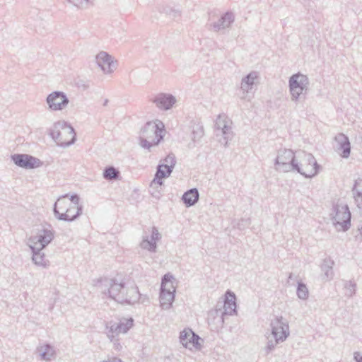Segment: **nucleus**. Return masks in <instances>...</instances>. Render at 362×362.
I'll list each match as a JSON object with an SVG mask.
<instances>
[{
	"mask_svg": "<svg viewBox=\"0 0 362 362\" xmlns=\"http://www.w3.org/2000/svg\"><path fill=\"white\" fill-rule=\"evenodd\" d=\"M98 286L103 293L108 295L110 298L121 304L133 305L134 303L125 293L124 283L118 282L114 279L104 278L100 281Z\"/></svg>",
	"mask_w": 362,
	"mask_h": 362,
	"instance_id": "obj_1",
	"label": "nucleus"
},
{
	"mask_svg": "<svg viewBox=\"0 0 362 362\" xmlns=\"http://www.w3.org/2000/svg\"><path fill=\"white\" fill-rule=\"evenodd\" d=\"M165 134V125L161 121L148 122L141 131L140 145L144 148L155 146L160 142Z\"/></svg>",
	"mask_w": 362,
	"mask_h": 362,
	"instance_id": "obj_2",
	"label": "nucleus"
},
{
	"mask_svg": "<svg viewBox=\"0 0 362 362\" xmlns=\"http://www.w3.org/2000/svg\"><path fill=\"white\" fill-rule=\"evenodd\" d=\"M49 135L57 145L66 147L76 141V132L74 127L65 121H58L53 124Z\"/></svg>",
	"mask_w": 362,
	"mask_h": 362,
	"instance_id": "obj_3",
	"label": "nucleus"
},
{
	"mask_svg": "<svg viewBox=\"0 0 362 362\" xmlns=\"http://www.w3.org/2000/svg\"><path fill=\"white\" fill-rule=\"evenodd\" d=\"M68 197L69 194H66L58 198L54 204L53 212L58 220L71 222L77 219L82 214L83 206H79L75 214H69L73 209L69 201L66 199Z\"/></svg>",
	"mask_w": 362,
	"mask_h": 362,
	"instance_id": "obj_4",
	"label": "nucleus"
},
{
	"mask_svg": "<svg viewBox=\"0 0 362 362\" xmlns=\"http://www.w3.org/2000/svg\"><path fill=\"white\" fill-rule=\"evenodd\" d=\"M165 164L159 165L155 177L151 182V187L157 188L163 183V179L170 176L175 164V158L172 156H168L165 158Z\"/></svg>",
	"mask_w": 362,
	"mask_h": 362,
	"instance_id": "obj_5",
	"label": "nucleus"
},
{
	"mask_svg": "<svg viewBox=\"0 0 362 362\" xmlns=\"http://www.w3.org/2000/svg\"><path fill=\"white\" fill-rule=\"evenodd\" d=\"M134 320L132 317L121 318L119 322H110V327H107V337L111 341L116 339V337L120 334L127 333L134 325Z\"/></svg>",
	"mask_w": 362,
	"mask_h": 362,
	"instance_id": "obj_6",
	"label": "nucleus"
},
{
	"mask_svg": "<svg viewBox=\"0 0 362 362\" xmlns=\"http://www.w3.org/2000/svg\"><path fill=\"white\" fill-rule=\"evenodd\" d=\"M46 103L50 110L60 111L67 107L69 100L64 92L53 91L47 96Z\"/></svg>",
	"mask_w": 362,
	"mask_h": 362,
	"instance_id": "obj_7",
	"label": "nucleus"
},
{
	"mask_svg": "<svg viewBox=\"0 0 362 362\" xmlns=\"http://www.w3.org/2000/svg\"><path fill=\"white\" fill-rule=\"evenodd\" d=\"M11 158L15 165L24 169H34L42 165V162L39 158L28 154L16 153Z\"/></svg>",
	"mask_w": 362,
	"mask_h": 362,
	"instance_id": "obj_8",
	"label": "nucleus"
},
{
	"mask_svg": "<svg viewBox=\"0 0 362 362\" xmlns=\"http://www.w3.org/2000/svg\"><path fill=\"white\" fill-rule=\"evenodd\" d=\"M54 231L51 229L43 228L39 230L37 235L29 238V246L37 245L40 249L45 248L54 239Z\"/></svg>",
	"mask_w": 362,
	"mask_h": 362,
	"instance_id": "obj_9",
	"label": "nucleus"
},
{
	"mask_svg": "<svg viewBox=\"0 0 362 362\" xmlns=\"http://www.w3.org/2000/svg\"><path fill=\"white\" fill-rule=\"evenodd\" d=\"M180 339L182 344L189 350H199L202 347V339L190 329L181 332Z\"/></svg>",
	"mask_w": 362,
	"mask_h": 362,
	"instance_id": "obj_10",
	"label": "nucleus"
},
{
	"mask_svg": "<svg viewBox=\"0 0 362 362\" xmlns=\"http://www.w3.org/2000/svg\"><path fill=\"white\" fill-rule=\"evenodd\" d=\"M96 62L105 74H112L117 69V62L105 52L97 54Z\"/></svg>",
	"mask_w": 362,
	"mask_h": 362,
	"instance_id": "obj_11",
	"label": "nucleus"
},
{
	"mask_svg": "<svg viewBox=\"0 0 362 362\" xmlns=\"http://www.w3.org/2000/svg\"><path fill=\"white\" fill-rule=\"evenodd\" d=\"M317 169L318 167L316 160L311 156H308L303 158L298 167V171L305 177L314 176L317 174Z\"/></svg>",
	"mask_w": 362,
	"mask_h": 362,
	"instance_id": "obj_12",
	"label": "nucleus"
},
{
	"mask_svg": "<svg viewBox=\"0 0 362 362\" xmlns=\"http://www.w3.org/2000/svg\"><path fill=\"white\" fill-rule=\"evenodd\" d=\"M288 325L281 320L276 319L272 323V333L276 341L285 339L288 335Z\"/></svg>",
	"mask_w": 362,
	"mask_h": 362,
	"instance_id": "obj_13",
	"label": "nucleus"
},
{
	"mask_svg": "<svg viewBox=\"0 0 362 362\" xmlns=\"http://www.w3.org/2000/svg\"><path fill=\"white\" fill-rule=\"evenodd\" d=\"M306 81V78L300 74L293 75L290 79V88L294 97L298 96L303 90L302 85Z\"/></svg>",
	"mask_w": 362,
	"mask_h": 362,
	"instance_id": "obj_14",
	"label": "nucleus"
},
{
	"mask_svg": "<svg viewBox=\"0 0 362 362\" xmlns=\"http://www.w3.org/2000/svg\"><path fill=\"white\" fill-rule=\"evenodd\" d=\"M175 102L176 100L173 95L163 93L158 95L154 100L158 107L165 110L170 109Z\"/></svg>",
	"mask_w": 362,
	"mask_h": 362,
	"instance_id": "obj_15",
	"label": "nucleus"
},
{
	"mask_svg": "<svg viewBox=\"0 0 362 362\" xmlns=\"http://www.w3.org/2000/svg\"><path fill=\"white\" fill-rule=\"evenodd\" d=\"M32 253V260L37 266L46 268L49 265V261L45 259V254L41 251L43 249L38 248L37 245L29 246Z\"/></svg>",
	"mask_w": 362,
	"mask_h": 362,
	"instance_id": "obj_16",
	"label": "nucleus"
},
{
	"mask_svg": "<svg viewBox=\"0 0 362 362\" xmlns=\"http://www.w3.org/2000/svg\"><path fill=\"white\" fill-rule=\"evenodd\" d=\"M350 218L351 214L347 206H341L338 209L335 215L337 223L341 226L343 229L347 228V224L349 223Z\"/></svg>",
	"mask_w": 362,
	"mask_h": 362,
	"instance_id": "obj_17",
	"label": "nucleus"
},
{
	"mask_svg": "<svg viewBox=\"0 0 362 362\" xmlns=\"http://www.w3.org/2000/svg\"><path fill=\"white\" fill-rule=\"evenodd\" d=\"M223 308L225 315H233L235 313L236 303L234 293L230 291L226 292Z\"/></svg>",
	"mask_w": 362,
	"mask_h": 362,
	"instance_id": "obj_18",
	"label": "nucleus"
},
{
	"mask_svg": "<svg viewBox=\"0 0 362 362\" xmlns=\"http://www.w3.org/2000/svg\"><path fill=\"white\" fill-rule=\"evenodd\" d=\"M176 287V281L170 274L164 276L161 283V291L171 292L175 293Z\"/></svg>",
	"mask_w": 362,
	"mask_h": 362,
	"instance_id": "obj_19",
	"label": "nucleus"
},
{
	"mask_svg": "<svg viewBox=\"0 0 362 362\" xmlns=\"http://www.w3.org/2000/svg\"><path fill=\"white\" fill-rule=\"evenodd\" d=\"M277 163L282 165H294V153L291 150H285L277 157Z\"/></svg>",
	"mask_w": 362,
	"mask_h": 362,
	"instance_id": "obj_20",
	"label": "nucleus"
},
{
	"mask_svg": "<svg viewBox=\"0 0 362 362\" xmlns=\"http://www.w3.org/2000/svg\"><path fill=\"white\" fill-rule=\"evenodd\" d=\"M41 359L45 361H50L55 354V351L50 344H45L37 348Z\"/></svg>",
	"mask_w": 362,
	"mask_h": 362,
	"instance_id": "obj_21",
	"label": "nucleus"
},
{
	"mask_svg": "<svg viewBox=\"0 0 362 362\" xmlns=\"http://www.w3.org/2000/svg\"><path fill=\"white\" fill-rule=\"evenodd\" d=\"M103 177L108 181L117 180L120 179V172L114 166H107L103 170Z\"/></svg>",
	"mask_w": 362,
	"mask_h": 362,
	"instance_id": "obj_22",
	"label": "nucleus"
},
{
	"mask_svg": "<svg viewBox=\"0 0 362 362\" xmlns=\"http://www.w3.org/2000/svg\"><path fill=\"white\" fill-rule=\"evenodd\" d=\"M199 199V194L197 189H193L185 192L182 197L185 204L189 206L194 204Z\"/></svg>",
	"mask_w": 362,
	"mask_h": 362,
	"instance_id": "obj_23",
	"label": "nucleus"
},
{
	"mask_svg": "<svg viewBox=\"0 0 362 362\" xmlns=\"http://www.w3.org/2000/svg\"><path fill=\"white\" fill-rule=\"evenodd\" d=\"M174 298H175V293H173L171 292H165V291H161L160 295V305L163 308H169L172 305V303L174 300Z\"/></svg>",
	"mask_w": 362,
	"mask_h": 362,
	"instance_id": "obj_24",
	"label": "nucleus"
},
{
	"mask_svg": "<svg viewBox=\"0 0 362 362\" xmlns=\"http://www.w3.org/2000/svg\"><path fill=\"white\" fill-rule=\"evenodd\" d=\"M160 235L159 233L156 230H153L151 235V240H145L142 243V246L144 248H147L148 250H154L156 245V241L160 240Z\"/></svg>",
	"mask_w": 362,
	"mask_h": 362,
	"instance_id": "obj_25",
	"label": "nucleus"
},
{
	"mask_svg": "<svg viewBox=\"0 0 362 362\" xmlns=\"http://www.w3.org/2000/svg\"><path fill=\"white\" fill-rule=\"evenodd\" d=\"M93 0H68L69 3L80 9L88 8L90 4H93Z\"/></svg>",
	"mask_w": 362,
	"mask_h": 362,
	"instance_id": "obj_26",
	"label": "nucleus"
},
{
	"mask_svg": "<svg viewBox=\"0 0 362 362\" xmlns=\"http://www.w3.org/2000/svg\"><path fill=\"white\" fill-rule=\"evenodd\" d=\"M345 142L341 146V156L343 158H348L350 155L351 148L350 143L346 137H344Z\"/></svg>",
	"mask_w": 362,
	"mask_h": 362,
	"instance_id": "obj_27",
	"label": "nucleus"
},
{
	"mask_svg": "<svg viewBox=\"0 0 362 362\" xmlns=\"http://www.w3.org/2000/svg\"><path fill=\"white\" fill-rule=\"evenodd\" d=\"M69 199H70L69 202L71 204V205H72L71 207L73 209H76V211H78V209L79 206H83L81 204H79L80 198L78 194H72L70 197Z\"/></svg>",
	"mask_w": 362,
	"mask_h": 362,
	"instance_id": "obj_28",
	"label": "nucleus"
},
{
	"mask_svg": "<svg viewBox=\"0 0 362 362\" xmlns=\"http://www.w3.org/2000/svg\"><path fill=\"white\" fill-rule=\"evenodd\" d=\"M298 296L300 298H305L308 296L307 288L303 285H300L298 288Z\"/></svg>",
	"mask_w": 362,
	"mask_h": 362,
	"instance_id": "obj_29",
	"label": "nucleus"
},
{
	"mask_svg": "<svg viewBox=\"0 0 362 362\" xmlns=\"http://www.w3.org/2000/svg\"><path fill=\"white\" fill-rule=\"evenodd\" d=\"M103 362H122L120 358H112L111 359H109L108 361H103Z\"/></svg>",
	"mask_w": 362,
	"mask_h": 362,
	"instance_id": "obj_30",
	"label": "nucleus"
},
{
	"mask_svg": "<svg viewBox=\"0 0 362 362\" xmlns=\"http://www.w3.org/2000/svg\"><path fill=\"white\" fill-rule=\"evenodd\" d=\"M355 358L357 361V362H362V354L358 353L355 356Z\"/></svg>",
	"mask_w": 362,
	"mask_h": 362,
	"instance_id": "obj_31",
	"label": "nucleus"
},
{
	"mask_svg": "<svg viewBox=\"0 0 362 362\" xmlns=\"http://www.w3.org/2000/svg\"><path fill=\"white\" fill-rule=\"evenodd\" d=\"M75 211H76V209H73L72 211H71V213L69 214H71V215L75 214V213H74Z\"/></svg>",
	"mask_w": 362,
	"mask_h": 362,
	"instance_id": "obj_32",
	"label": "nucleus"
},
{
	"mask_svg": "<svg viewBox=\"0 0 362 362\" xmlns=\"http://www.w3.org/2000/svg\"><path fill=\"white\" fill-rule=\"evenodd\" d=\"M107 102H108V100H106L105 101V103H104V105H107Z\"/></svg>",
	"mask_w": 362,
	"mask_h": 362,
	"instance_id": "obj_33",
	"label": "nucleus"
}]
</instances>
